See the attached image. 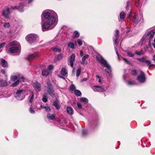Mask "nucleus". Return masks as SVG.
Instances as JSON below:
<instances>
[{
  "instance_id": "obj_39",
  "label": "nucleus",
  "mask_w": 155,
  "mask_h": 155,
  "mask_svg": "<svg viewBox=\"0 0 155 155\" xmlns=\"http://www.w3.org/2000/svg\"><path fill=\"white\" fill-rule=\"evenodd\" d=\"M70 90L73 91L75 89V87L73 84H71L70 87Z\"/></svg>"
},
{
  "instance_id": "obj_19",
  "label": "nucleus",
  "mask_w": 155,
  "mask_h": 155,
  "mask_svg": "<svg viewBox=\"0 0 155 155\" xmlns=\"http://www.w3.org/2000/svg\"><path fill=\"white\" fill-rule=\"evenodd\" d=\"M89 57V55L87 54L84 55L82 58V61L81 62V64H85V60L88 58Z\"/></svg>"
},
{
  "instance_id": "obj_18",
  "label": "nucleus",
  "mask_w": 155,
  "mask_h": 155,
  "mask_svg": "<svg viewBox=\"0 0 155 155\" xmlns=\"http://www.w3.org/2000/svg\"><path fill=\"white\" fill-rule=\"evenodd\" d=\"M50 73V71L47 69H44L42 71V75L44 76L48 75Z\"/></svg>"
},
{
  "instance_id": "obj_56",
  "label": "nucleus",
  "mask_w": 155,
  "mask_h": 155,
  "mask_svg": "<svg viewBox=\"0 0 155 155\" xmlns=\"http://www.w3.org/2000/svg\"><path fill=\"white\" fill-rule=\"evenodd\" d=\"M87 80V78H84L81 80V82L85 81H86Z\"/></svg>"
},
{
  "instance_id": "obj_37",
  "label": "nucleus",
  "mask_w": 155,
  "mask_h": 155,
  "mask_svg": "<svg viewBox=\"0 0 155 155\" xmlns=\"http://www.w3.org/2000/svg\"><path fill=\"white\" fill-rule=\"evenodd\" d=\"M96 77L97 78L96 79V80L98 81V82L101 83L102 82L101 77L98 75H96Z\"/></svg>"
},
{
  "instance_id": "obj_40",
  "label": "nucleus",
  "mask_w": 155,
  "mask_h": 155,
  "mask_svg": "<svg viewBox=\"0 0 155 155\" xmlns=\"http://www.w3.org/2000/svg\"><path fill=\"white\" fill-rule=\"evenodd\" d=\"M134 82L133 81H128L127 82V83L128 85H133L134 84Z\"/></svg>"
},
{
  "instance_id": "obj_20",
  "label": "nucleus",
  "mask_w": 155,
  "mask_h": 155,
  "mask_svg": "<svg viewBox=\"0 0 155 155\" xmlns=\"http://www.w3.org/2000/svg\"><path fill=\"white\" fill-rule=\"evenodd\" d=\"M61 73L62 75L65 76L68 74L67 69L64 68H62L61 71Z\"/></svg>"
},
{
  "instance_id": "obj_12",
  "label": "nucleus",
  "mask_w": 155,
  "mask_h": 155,
  "mask_svg": "<svg viewBox=\"0 0 155 155\" xmlns=\"http://www.w3.org/2000/svg\"><path fill=\"white\" fill-rule=\"evenodd\" d=\"M9 10V8H7L5 10H3L2 12V15L7 18H8L10 13Z\"/></svg>"
},
{
  "instance_id": "obj_3",
  "label": "nucleus",
  "mask_w": 155,
  "mask_h": 155,
  "mask_svg": "<svg viewBox=\"0 0 155 155\" xmlns=\"http://www.w3.org/2000/svg\"><path fill=\"white\" fill-rule=\"evenodd\" d=\"M97 60L101 63L102 66L106 67L105 70L109 75L111 74V68L110 65L107 63V61L105 60L100 55L97 56Z\"/></svg>"
},
{
  "instance_id": "obj_28",
  "label": "nucleus",
  "mask_w": 155,
  "mask_h": 155,
  "mask_svg": "<svg viewBox=\"0 0 155 155\" xmlns=\"http://www.w3.org/2000/svg\"><path fill=\"white\" fill-rule=\"evenodd\" d=\"M51 49L53 51L56 52H60L61 51V49L57 48L55 47L52 48H51Z\"/></svg>"
},
{
  "instance_id": "obj_41",
  "label": "nucleus",
  "mask_w": 155,
  "mask_h": 155,
  "mask_svg": "<svg viewBox=\"0 0 155 155\" xmlns=\"http://www.w3.org/2000/svg\"><path fill=\"white\" fill-rule=\"evenodd\" d=\"M4 26L6 28H8L10 26V25L9 23L7 22L5 23L4 25Z\"/></svg>"
},
{
  "instance_id": "obj_6",
  "label": "nucleus",
  "mask_w": 155,
  "mask_h": 155,
  "mask_svg": "<svg viewBox=\"0 0 155 155\" xmlns=\"http://www.w3.org/2000/svg\"><path fill=\"white\" fill-rule=\"evenodd\" d=\"M137 79L139 82L141 83L144 82L145 81V75L142 71H140V74L138 76Z\"/></svg>"
},
{
  "instance_id": "obj_64",
  "label": "nucleus",
  "mask_w": 155,
  "mask_h": 155,
  "mask_svg": "<svg viewBox=\"0 0 155 155\" xmlns=\"http://www.w3.org/2000/svg\"><path fill=\"white\" fill-rule=\"evenodd\" d=\"M32 1V0H29L28 1V3H30Z\"/></svg>"
},
{
  "instance_id": "obj_45",
  "label": "nucleus",
  "mask_w": 155,
  "mask_h": 155,
  "mask_svg": "<svg viewBox=\"0 0 155 155\" xmlns=\"http://www.w3.org/2000/svg\"><path fill=\"white\" fill-rule=\"evenodd\" d=\"M131 73L133 75L135 76L137 75V72L136 70H133L132 71Z\"/></svg>"
},
{
  "instance_id": "obj_1",
  "label": "nucleus",
  "mask_w": 155,
  "mask_h": 155,
  "mask_svg": "<svg viewBox=\"0 0 155 155\" xmlns=\"http://www.w3.org/2000/svg\"><path fill=\"white\" fill-rule=\"evenodd\" d=\"M42 14L45 18L41 23L42 31H45L54 28L57 23L56 20L57 18L56 13L51 11L50 12H43Z\"/></svg>"
},
{
  "instance_id": "obj_16",
  "label": "nucleus",
  "mask_w": 155,
  "mask_h": 155,
  "mask_svg": "<svg viewBox=\"0 0 155 155\" xmlns=\"http://www.w3.org/2000/svg\"><path fill=\"white\" fill-rule=\"evenodd\" d=\"M140 21L138 16L136 13H135L134 15L133 22L135 24H137Z\"/></svg>"
},
{
  "instance_id": "obj_35",
  "label": "nucleus",
  "mask_w": 155,
  "mask_h": 155,
  "mask_svg": "<svg viewBox=\"0 0 155 155\" xmlns=\"http://www.w3.org/2000/svg\"><path fill=\"white\" fill-rule=\"evenodd\" d=\"M125 16V14L123 12H121L120 14V19H124Z\"/></svg>"
},
{
  "instance_id": "obj_8",
  "label": "nucleus",
  "mask_w": 155,
  "mask_h": 155,
  "mask_svg": "<svg viewBox=\"0 0 155 155\" xmlns=\"http://www.w3.org/2000/svg\"><path fill=\"white\" fill-rule=\"evenodd\" d=\"M75 55L74 54H72L69 57L68 61L71 67L73 68L74 62L75 61Z\"/></svg>"
},
{
  "instance_id": "obj_57",
  "label": "nucleus",
  "mask_w": 155,
  "mask_h": 155,
  "mask_svg": "<svg viewBox=\"0 0 155 155\" xmlns=\"http://www.w3.org/2000/svg\"><path fill=\"white\" fill-rule=\"evenodd\" d=\"M129 2L128 1L127 2V7H126V9H127V8L129 7Z\"/></svg>"
},
{
  "instance_id": "obj_46",
  "label": "nucleus",
  "mask_w": 155,
  "mask_h": 155,
  "mask_svg": "<svg viewBox=\"0 0 155 155\" xmlns=\"http://www.w3.org/2000/svg\"><path fill=\"white\" fill-rule=\"evenodd\" d=\"M136 54L138 55H141L143 54V52L142 51H141L139 52H136Z\"/></svg>"
},
{
  "instance_id": "obj_31",
  "label": "nucleus",
  "mask_w": 155,
  "mask_h": 155,
  "mask_svg": "<svg viewBox=\"0 0 155 155\" xmlns=\"http://www.w3.org/2000/svg\"><path fill=\"white\" fill-rule=\"evenodd\" d=\"M80 101L84 103H87L88 102V100L85 97H82L80 98Z\"/></svg>"
},
{
  "instance_id": "obj_49",
  "label": "nucleus",
  "mask_w": 155,
  "mask_h": 155,
  "mask_svg": "<svg viewBox=\"0 0 155 155\" xmlns=\"http://www.w3.org/2000/svg\"><path fill=\"white\" fill-rule=\"evenodd\" d=\"M122 59L125 61V62L127 63V64H129L130 63V62L128 61L126 59L124 58H123Z\"/></svg>"
},
{
  "instance_id": "obj_4",
  "label": "nucleus",
  "mask_w": 155,
  "mask_h": 155,
  "mask_svg": "<svg viewBox=\"0 0 155 155\" xmlns=\"http://www.w3.org/2000/svg\"><path fill=\"white\" fill-rule=\"evenodd\" d=\"M38 39V36L36 34H30L27 35L26 39L29 43H32L37 41Z\"/></svg>"
},
{
  "instance_id": "obj_33",
  "label": "nucleus",
  "mask_w": 155,
  "mask_h": 155,
  "mask_svg": "<svg viewBox=\"0 0 155 155\" xmlns=\"http://www.w3.org/2000/svg\"><path fill=\"white\" fill-rule=\"evenodd\" d=\"M81 71V68L80 67L76 71V76L78 77L80 75Z\"/></svg>"
},
{
  "instance_id": "obj_50",
  "label": "nucleus",
  "mask_w": 155,
  "mask_h": 155,
  "mask_svg": "<svg viewBox=\"0 0 155 155\" xmlns=\"http://www.w3.org/2000/svg\"><path fill=\"white\" fill-rule=\"evenodd\" d=\"M45 110L47 112H49L51 110L50 107L49 106H47L46 107H45Z\"/></svg>"
},
{
  "instance_id": "obj_29",
  "label": "nucleus",
  "mask_w": 155,
  "mask_h": 155,
  "mask_svg": "<svg viewBox=\"0 0 155 155\" xmlns=\"http://www.w3.org/2000/svg\"><path fill=\"white\" fill-rule=\"evenodd\" d=\"M80 35L79 33L77 31H75L73 34V37L76 38L78 37Z\"/></svg>"
},
{
  "instance_id": "obj_47",
  "label": "nucleus",
  "mask_w": 155,
  "mask_h": 155,
  "mask_svg": "<svg viewBox=\"0 0 155 155\" xmlns=\"http://www.w3.org/2000/svg\"><path fill=\"white\" fill-rule=\"evenodd\" d=\"M54 68V66L52 65H50L48 67V70L50 71L52 69H53Z\"/></svg>"
},
{
  "instance_id": "obj_14",
  "label": "nucleus",
  "mask_w": 155,
  "mask_h": 155,
  "mask_svg": "<svg viewBox=\"0 0 155 155\" xmlns=\"http://www.w3.org/2000/svg\"><path fill=\"white\" fill-rule=\"evenodd\" d=\"M119 32L118 30H116L114 34V42L115 44H116L119 39Z\"/></svg>"
},
{
  "instance_id": "obj_34",
  "label": "nucleus",
  "mask_w": 155,
  "mask_h": 155,
  "mask_svg": "<svg viewBox=\"0 0 155 155\" xmlns=\"http://www.w3.org/2000/svg\"><path fill=\"white\" fill-rule=\"evenodd\" d=\"M47 94H44L42 98V101L44 102H46L47 101Z\"/></svg>"
},
{
  "instance_id": "obj_48",
  "label": "nucleus",
  "mask_w": 155,
  "mask_h": 155,
  "mask_svg": "<svg viewBox=\"0 0 155 155\" xmlns=\"http://www.w3.org/2000/svg\"><path fill=\"white\" fill-rule=\"evenodd\" d=\"M30 112L31 113L34 114L35 113V111L32 107H31L30 108Z\"/></svg>"
},
{
  "instance_id": "obj_7",
  "label": "nucleus",
  "mask_w": 155,
  "mask_h": 155,
  "mask_svg": "<svg viewBox=\"0 0 155 155\" xmlns=\"http://www.w3.org/2000/svg\"><path fill=\"white\" fill-rule=\"evenodd\" d=\"M155 33V32L154 31H152V33L151 31H147L146 32L145 34L143 35V36L142 39H145L147 37V36L149 35H150V38H149V41L150 40V39H151V38H153V37L154 35V33Z\"/></svg>"
},
{
  "instance_id": "obj_21",
  "label": "nucleus",
  "mask_w": 155,
  "mask_h": 155,
  "mask_svg": "<svg viewBox=\"0 0 155 155\" xmlns=\"http://www.w3.org/2000/svg\"><path fill=\"white\" fill-rule=\"evenodd\" d=\"M67 111L71 115L73 114V110L72 107L68 106L67 108Z\"/></svg>"
},
{
  "instance_id": "obj_32",
  "label": "nucleus",
  "mask_w": 155,
  "mask_h": 155,
  "mask_svg": "<svg viewBox=\"0 0 155 155\" xmlns=\"http://www.w3.org/2000/svg\"><path fill=\"white\" fill-rule=\"evenodd\" d=\"M19 83V80H18L15 81L14 83L12 84L11 86L13 87H15L18 85Z\"/></svg>"
},
{
  "instance_id": "obj_59",
  "label": "nucleus",
  "mask_w": 155,
  "mask_h": 155,
  "mask_svg": "<svg viewBox=\"0 0 155 155\" xmlns=\"http://www.w3.org/2000/svg\"><path fill=\"white\" fill-rule=\"evenodd\" d=\"M1 72L3 74H5V71L4 70H2L1 71Z\"/></svg>"
},
{
  "instance_id": "obj_58",
  "label": "nucleus",
  "mask_w": 155,
  "mask_h": 155,
  "mask_svg": "<svg viewBox=\"0 0 155 155\" xmlns=\"http://www.w3.org/2000/svg\"><path fill=\"white\" fill-rule=\"evenodd\" d=\"M46 107V106H43V105H41V108H45V107Z\"/></svg>"
},
{
  "instance_id": "obj_13",
  "label": "nucleus",
  "mask_w": 155,
  "mask_h": 155,
  "mask_svg": "<svg viewBox=\"0 0 155 155\" xmlns=\"http://www.w3.org/2000/svg\"><path fill=\"white\" fill-rule=\"evenodd\" d=\"M25 90H24L21 89L18 90L17 91L16 93V98L18 100H21L23 99H21L19 96L21 95V94L23 93V92Z\"/></svg>"
},
{
  "instance_id": "obj_30",
  "label": "nucleus",
  "mask_w": 155,
  "mask_h": 155,
  "mask_svg": "<svg viewBox=\"0 0 155 155\" xmlns=\"http://www.w3.org/2000/svg\"><path fill=\"white\" fill-rule=\"evenodd\" d=\"M47 117L50 120H52L54 119L55 116L53 115H51L49 114H48Z\"/></svg>"
},
{
  "instance_id": "obj_5",
  "label": "nucleus",
  "mask_w": 155,
  "mask_h": 155,
  "mask_svg": "<svg viewBox=\"0 0 155 155\" xmlns=\"http://www.w3.org/2000/svg\"><path fill=\"white\" fill-rule=\"evenodd\" d=\"M48 87L47 92L52 97L54 96V91L52 87L50 82H48L47 83Z\"/></svg>"
},
{
  "instance_id": "obj_15",
  "label": "nucleus",
  "mask_w": 155,
  "mask_h": 155,
  "mask_svg": "<svg viewBox=\"0 0 155 155\" xmlns=\"http://www.w3.org/2000/svg\"><path fill=\"white\" fill-rule=\"evenodd\" d=\"M0 63L2 66L4 68H7L8 67V64L7 62L4 59L1 58Z\"/></svg>"
},
{
  "instance_id": "obj_26",
  "label": "nucleus",
  "mask_w": 155,
  "mask_h": 155,
  "mask_svg": "<svg viewBox=\"0 0 155 155\" xmlns=\"http://www.w3.org/2000/svg\"><path fill=\"white\" fill-rule=\"evenodd\" d=\"M52 105L56 107V109L57 110L59 109L60 107L58 104V102L57 101H54Z\"/></svg>"
},
{
  "instance_id": "obj_25",
  "label": "nucleus",
  "mask_w": 155,
  "mask_h": 155,
  "mask_svg": "<svg viewBox=\"0 0 155 155\" xmlns=\"http://www.w3.org/2000/svg\"><path fill=\"white\" fill-rule=\"evenodd\" d=\"M20 78V76L18 75H13L11 76V80L13 81H14Z\"/></svg>"
},
{
  "instance_id": "obj_44",
  "label": "nucleus",
  "mask_w": 155,
  "mask_h": 155,
  "mask_svg": "<svg viewBox=\"0 0 155 155\" xmlns=\"http://www.w3.org/2000/svg\"><path fill=\"white\" fill-rule=\"evenodd\" d=\"M18 80H19V82H24L25 81V79L23 77H20Z\"/></svg>"
},
{
  "instance_id": "obj_22",
  "label": "nucleus",
  "mask_w": 155,
  "mask_h": 155,
  "mask_svg": "<svg viewBox=\"0 0 155 155\" xmlns=\"http://www.w3.org/2000/svg\"><path fill=\"white\" fill-rule=\"evenodd\" d=\"M94 87H96L97 88H98L97 91L98 92H102L104 91L105 90V89L104 87L100 86L95 85L94 86Z\"/></svg>"
},
{
  "instance_id": "obj_54",
  "label": "nucleus",
  "mask_w": 155,
  "mask_h": 155,
  "mask_svg": "<svg viewBox=\"0 0 155 155\" xmlns=\"http://www.w3.org/2000/svg\"><path fill=\"white\" fill-rule=\"evenodd\" d=\"M98 88L96 87H95L94 86V87L93 90L95 91H98Z\"/></svg>"
},
{
  "instance_id": "obj_43",
  "label": "nucleus",
  "mask_w": 155,
  "mask_h": 155,
  "mask_svg": "<svg viewBox=\"0 0 155 155\" xmlns=\"http://www.w3.org/2000/svg\"><path fill=\"white\" fill-rule=\"evenodd\" d=\"M77 42L79 46H81L82 45V41L81 39H78Z\"/></svg>"
},
{
  "instance_id": "obj_10",
  "label": "nucleus",
  "mask_w": 155,
  "mask_h": 155,
  "mask_svg": "<svg viewBox=\"0 0 155 155\" xmlns=\"http://www.w3.org/2000/svg\"><path fill=\"white\" fill-rule=\"evenodd\" d=\"M137 60L140 61H142L143 62H146L147 65L150 67L151 66V62L149 61L146 60V58L145 57H143L141 58H138Z\"/></svg>"
},
{
  "instance_id": "obj_36",
  "label": "nucleus",
  "mask_w": 155,
  "mask_h": 155,
  "mask_svg": "<svg viewBox=\"0 0 155 155\" xmlns=\"http://www.w3.org/2000/svg\"><path fill=\"white\" fill-rule=\"evenodd\" d=\"M77 108L79 110H82L83 109L82 105L80 102H78L77 104Z\"/></svg>"
},
{
  "instance_id": "obj_55",
  "label": "nucleus",
  "mask_w": 155,
  "mask_h": 155,
  "mask_svg": "<svg viewBox=\"0 0 155 155\" xmlns=\"http://www.w3.org/2000/svg\"><path fill=\"white\" fill-rule=\"evenodd\" d=\"M140 0H139L138 1V2H136V5L137 6H138L139 5H140Z\"/></svg>"
},
{
  "instance_id": "obj_53",
  "label": "nucleus",
  "mask_w": 155,
  "mask_h": 155,
  "mask_svg": "<svg viewBox=\"0 0 155 155\" xmlns=\"http://www.w3.org/2000/svg\"><path fill=\"white\" fill-rule=\"evenodd\" d=\"M80 54L81 57H82L84 55V52L82 51H80Z\"/></svg>"
},
{
  "instance_id": "obj_11",
  "label": "nucleus",
  "mask_w": 155,
  "mask_h": 155,
  "mask_svg": "<svg viewBox=\"0 0 155 155\" xmlns=\"http://www.w3.org/2000/svg\"><path fill=\"white\" fill-rule=\"evenodd\" d=\"M39 54L38 52H35L34 54H29L27 57L28 60L32 59L38 57Z\"/></svg>"
},
{
  "instance_id": "obj_23",
  "label": "nucleus",
  "mask_w": 155,
  "mask_h": 155,
  "mask_svg": "<svg viewBox=\"0 0 155 155\" xmlns=\"http://www.w3.org/2000/svg\"><path fill=\"white\" fill-rule=\"evenodd\" d=\"M76 44V41H75V43L72 42H70L68 44V46L69 47L73 49L74 48Z\"/></svg>"
},
{
  "instance_id": "obj_17",
  "label": "nucleus",
  "mask_w": 155,
  "mask_h": 155,
  "mask_svg": "<svg viewBox=\"0 0 155 155\" xmlns=\"http://www.w3.org/2000/svg\"><path fill=\"white\" fill-rule=\"evenodd\" d=\"M23 4H22L21 5H20L18 7H17V6L12 7L10 9H16L18 10L19 11L22 12L23 11Z\"/></svg>"
},
{
  "instance_id": "obj_38",
  "label": "nucleus",
  "mask_w": 155,
  "mask_h": 155,
  "mask_svg": "<svg viewBox=\"0 0 155 155\" xmlns=\"http://www.w3.org/2000/svg\"><path fill=\"white\" fill-rule=\"evenodd\" d=\"M74 94L77 96H80L81 94V92L78 90H75L74 91Z\"/></svg>"
},
{
  "instance_id": "obj_9",
  "label": "nucleus",
  "mask_w": 155,
  "mask_h": 155,
  "mask_svg": "<svg viewBox=\"0 0 155 155\" xmlns=\"http://www.w3.org/2000/svg\"><path fill=\"white\" fill-rule=\"evenodd\" d=\"M33 86L35 89L37 91H39L41 90V86L40 84L36 81L33 84Z\"/></svg>"
},
{
  "instance_id": "obj_62",
  "label": "nucleus",
  "mask_w": 155,
  "mask_h": 155,
  "mask_svg": "<svg viewBox=\"0 0 155 155\" xmlns=\"http://www.w3.org/2000/svg\"><path fill=\"white\" fill-rule=\"evenodd\" d=\"M130 30H127L126 31V33H128V32H130Z\"/></svg>"
},
{
  "instance_id": "obj_51",
  "label": "nucleus",
  "mask_w": 155,
  "mask_h": 155,
  "mask_svg": "<svg viewBox=\"0 0 155 155\" xmlns=\"http://www.w3.org/2000/svg\"><path fill=\"white\" fill-rule=\"evenodd\" d=\"M87 131L86 130H83L82 131L83 135H85L87 133Z\"/></svg>"
},
{
  "instance_id": "obj_60",
  "label": "nucleus",
  "mask_w": 155,
  "mask_h": 155,
  "mask_svg": "<svg viewBox=\"0 0 155 155\" xmlns=\"http://www.w3.org/2000/svg\"><path fill=\"white\" fill-rule=\"evenodd\" d=\"M153 60L154 61V62H155V54L153 56Z\"/></svg>"
},
{
  "instance_id": "obj_61",
  "label": "nucleus",
  "mask_w": 155,
  "mask_h": 155,
  "mask_svg": "<svg viewBox=\"0 0 155 155\" xmlns=\"http://www.w3.org/2000/svg\"><path fill=\"white\" fill-rule=\"evenodd\" d=\"M115 51H116V54H117L118 56V54L117 51V49H116V48H115Z\"/></svg>"
},
{
  "instance_id": "obj_2",
  "label": "nucleus",
  "mask_w": 155,
  "mask_h": 155,
  "mask_svg": "<svg viewBox=\"0 0 155 155\" xmlns=\"http://www.w3.org/2000/svg\"><path fill=\"white\" fill-rule=\"evenodd\" d=\"M8 50L10 53L18 54L20 52V45L19 42L14 41L9 43L8 45Z\"/></svg>"
},
{
  "instance_id": "obj_27",
  "label": "nucleus",
  "mask_w": 155,
  "mask_h": 155,
  "mask_svg": "<svg viewBox=\"0 0 155 155\" xmlns=\"http://www.w3.org/2000/svg\"><path fill=\"white\" fill-rule=\"evenodd\" d=\"M34 94L33 92H31L30 94V96H29V98H30L29 99V102L30 103H31L32 102L34 98Z\"/></svg>"
},
{
  "instance_id": "obj_24",
  "label": "nucleus",
  "mask_w": 155,
  "mask_h": 155,
  "mask_svg": "<svg viewBox=\"0 0 155 155\" xmlns=\"http://www.w3.org/2000/svg\"><path fill=\"white\" fill-rule=\"evenodd\" d=\"M63 58V54H59L58 56L55 57V60L59 61Z\"/></svg>"
},
{
  "instance_id": "obj_52",
  "label": "nucleus",
  "mask_w": 155,
  "mask_h": 155,
  "mask_svg": "<svg viewBox=\"0 0 155 155\" xmlns=\"http://www.w3.org/2000/svg\"><path fill=\"white\" fill-rule=\"evenodd\" d=\"M5 44V43L4 42L0 44V47L1 48L4 47Z\"/></svg>"
},
{
  "instance_id": "obj_63",
  "label": "nucleus",
  "mask_w": 155,
  "mask_h": 155,
  "mask_svg": "<svg viewBox=\"0 0 155 155\" xmlns=\"http://www.w3.org/2000/svg\"><path fill=\"white\" fill-rule=\"evenodd\" d=\"M59 77L61 78H62V79H64V78L63 77V76H59Z\"/></svg>"
},
{
  "instance_id": "obj_42",
  "label": "nucleus",
  "mask_w": 155,
  "mask_h": 155,
  "mask_svg": "<svg viewBox=\"0 0 155 155\" xmlns=\"http://www.w3.org/2000/svg\"><path fill=\"white\" fill-rule=\"evenodd\" d=\"M127 53L128 55L130 57H133L134 55V54L130 52H127Z\"/></svg>"
}]
</instances>
